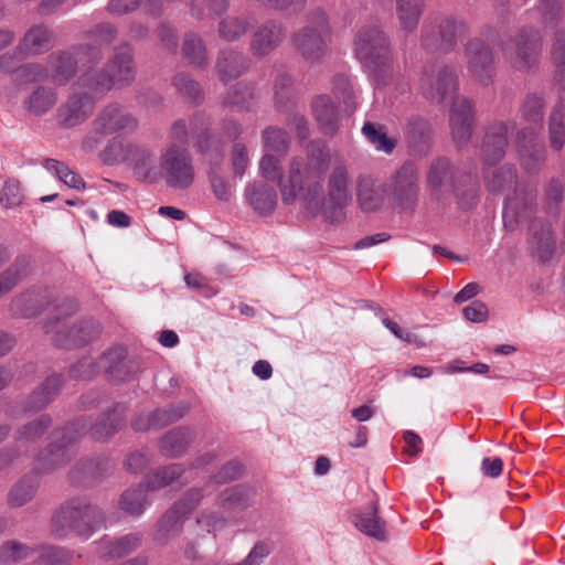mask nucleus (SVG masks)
<instances>
[{
	"label": "nucleus",
	"mask_w": 565,
	"mask_h": 565,
	"mask_svg": "<svg viewBox=\"0 0 565 565\" xmlns=\"http://www.w3.org/2000/svg\"><path fill=\"white\" fill-rule=\"evenodd\" d=\"M315 158L294 157L290 159V175L281 189V201L286 205L299 203L303 212L312 217L321 215L326 222L335 223L344 218V209L351 202V177L342 159L333 161L323 188L324 162L328 151L317 146Z\"/></svg>",
	"instance_id": "obj_1"
},
{
	"label": "nucleus",
	"mask_w": 565,
	"mask_h": 565,
	"mask_svg": "<svg viewBox=\"0 0 565 565\" xmlns=\"http://www.w3.org/2000/svg\"><path fill=\"white\" fill-rule=\"evenodd\" d=\"M124 424V416L116 408L109 411L103 418L95 424L87 420H78L76 424L67 426L60 431L54 433V441L38 458V469L50 471L65 463L71 456L70 446L79 436L76 426H81L83 433H88L96 440H105L114 435Z\"/></svg>",
	"instance_id": "obj_2"
},
{
	"label": "nucleus",
	"mask_w": 565,
	"mask_h": 565,
	"mask_svg": "<svg viewBox=\"0 0 565 565\" xmlns=\"http://www.w3.org/2000/svg\"><path fill=\"white\" fill-rule=\"evenodd\" d=\"M77 309L76 303L66 299L58 306V313L50 319L45 326V332L51 334L56 345L72 349L85 345L96 339L100 333V326L94 319H82L68 324L67 317Z\"/></svg>",
	"instance_id": "obj_3"
},
{
	"label": "nucleus",
	"mask_w": 565,
	"mask_h": 565,
	"mask_svg": "<svg viewBox=\"0 0 565 565\" xmlns=\"http://www.w3.org/2000/svg\"><path fill=\"white\" fill-rule=\"evenodd\" d=\"M102 520L98 507L90 504L86 498L76 497L56 510L52 519V530L60 537L71 533L88 535L98 527Z\"/></svg>",
	"instance_id": "obj_4"
},
{
	"label": "nucleus",
	"mask_w": 565,
	"mask_h": 565,
	"mask_svg": "<svg viewBox=\"0 0 565 565\" xmlns=\"http://www.w3.org/2000/svg\"><path fill=\"white\" fill-rule=\"evenodd\" d=\"M354 51L360 62L376 76L393 67V49L390 38L379 25H366L359 30Z\"/></svg>",
	"instance_id": "obj_5"
},
{
	"label": "nucleus",
	"mask_w": 565,
	"mask_h": 565,
	"mask_svg": "<svg viewBox=\"0 0 565 565\" xmlns=\"http://www.w3.org/2000/svg\"><path fill=\"white\" fill-rule=\"evenodd\" d=\"M427 183L434 191L454 192L463 209L477 201L476 182L470 175H461L446 158L434 160L427 171Z\"/></svg>",
	"instance_id": "obj_6"
},
{
	"label": "nucleus",
	"mask_w": 565,
	"mask_h": 565,
	"mask_svg": "<svg viewBox=\"0 0 565 565\" xmlns=\"http://www.w3.org/2000/svg\"><path fill=\"white\" fill-rule=\"evenodd\" d=\"M468 33L466 22L450 14H430L420 29V45L427 51L450 52Z\"/></svg>",
	"instance_id": "obj_7"
},
{
	"label": "nucleus",
	"mask_w": 565,
	"mask_h": 565,
	"mask_svg": "<svg viewBox=\"0 0 565 565\" xmlns=\"http://www.w3.org/2000/svg\"><path fill=\"white\" fill-rule=\"evenodd\" d=\"M210 119L202 113H196L190 118V131L184 119L175 120L170 128L169 138L171 142L185 147L189 134L194 138V147L203 154L210 164H218L223 159V151L217 141L210 139L207 130Z\"/></svg>",
	"instance_id": "obj_8"
},
{
	"label": "nucleus",
	"mask_w": 565,
	"mask_h": 565,
	"mask_svg": "<svg viewBox=\"0 0 565 565\" xmlns=\"http://www.w3.org/2000/svg\"><path fill=\"white\" fill-rule=\"evenodd\" d=\"M552 58L556 67L558 103L548 117V137L551 148L561 150L565 142V30L555 33L552 45Z\"/></svg>",
	"instance_id": "obj_9"
},
{
	"label": "nucleus",
	"mask_w": 565,
	"mask_h": 565,
	"mask_svg": "<svg viewBox=\"0 0 565 565\" xmlns=\"http://www.w3.org/2000/svg\"><path fill=\"white\" fill-rule=\"evenodd\" d=\"M331 30L326 14L316 11L305 26L294 35V44L299 55L308 63H318L328 52Z\"/></svg>",
	"instance_id": "obj_10"
},
{
	"label": "nucleus",
	"mask_w": 565,
	"mask_h": 565,
	"mask_svg": "<svg viewBox=\"0 0 565 565\" xmlns=\"http://www.w3.org/2000/svg\"><path fill=\"white\" fill-rule=\"evenodd\" d=\"M159 173L168 188L186 190L194 181V166L186 147L170 142L160 153Z\"/></svg>",
	"instance_id": "obj_11"
},
{
	"label": "nucleus",
	"mask_w": 565,
	"mask_h": 565,
	"mask_svg": "<svg viewBox=\"0 0 565 565\" xmlns=\"http://www.w3.org/2000/svg\"><path fill=\"white\" fill-rule=\"evenodd\" d=\"M103 58V51L92 44H78L67 51L52 53L49 64L52 71V79L57 85L67 84L75 75L78 67L88 64H98Z\"/></svg>",
	"instance_id": "obj_12"
},
{
	"label": "nucleus",
	"mask_w": 565,
	"mask_h": 565,
	"mask_svg": "<svg viewBox=\"0 0 565 565\" xmlns=\"http://www.w3.org/2000/svg\"><path fill=\"white\" fill-rule=\"evenodd\" d=\"M455 71L443 63H427L423 66L419 88L423 96L431 103H441L457 89Z\"/></svg>",
	"instance_id": "obj_13"
},
{
	"label": "nucleus",
	"mask_w": 565,
	"mask_h": 565,
	"mask_svg": "<svg viewBox=\"0 0 565 565\" xmlns=\"http://www.w3.org/2000/svg\"><path fill=\"white\" fill-rule=\"evenodd\" d=\"M418 172L416 167L404 163L395 173L390 185V198L393 204L403 210H413L418 200Z\"/></svg>",
	"instance_id": "obj_14"
},
{
	"label": "nucleus",
	"mask_w": 565,
	"mask_h": 565,
	"mask_svg": "<svg viewBox=\"0 0 565 565\" xmlns=\"http://www.w3.org/2000/svg\"><path fill=\"white\" fill-rule=\"evenodd\" d=\"M203 489L192 488L161 518L157 527V540L163 541L181 530L182 521L202 501Z\"/></svg>",
	"instance_id": "obj_15"
},
{
	"label": "nucleus",
	"mask_w": 565,
	"mask_h": 565,
	"mask_svg": "<svg viewBox=\"0 0 565 565\" xmlns=\"http://www.w3.org/2000/svg\"><path fill=\"white\" fill-rule=\"evenodd\" d=\"M465 57L469 75L481 85H489L495 72L491 47L481 39H472L466 44Z\"/></svg>",
	"instance_id": "obj_16"
},
{
	"label": "nucleus",
	"mask_w": 565,
	"mask_h": 565,
	"mask_svg": "<svg viewBox=\"0 0 565 565\" xmlns=\"http://www.w3.org/2000/svg\"><path fill=\"white\" fill-rule=\"evenodd\" d=\"M541 36L535 30H522L510 46L503 47L504 55L516 70L531 68L537 61Z\"/></svg>",
	"instance_id": "obj_17"
},
{
	"label": "nucleus",
	"mask_w": 565,
	"mask_h": 565,
	"mask_svg": "<svg viewBox=\"0 0 565 565\" xmlns=\"http://www.w3.org/2000/svg\"><path fill=\"white\" fill-rule=\"evenodd\" d=\"M96 134L113 135L119 131L135 132L138 119L125 107L117 103L106 105L93 121Z\"/></svg>",
	"instance_id": "obj_18"
},
{
	"label": "nucleus",
	"mask_w": 565,
	"mask_h": 565,
	"mask_svg": "<svg viewBox=\"0 0 565 565\" xmlns=\"http://www.w3.org/2000/svg\"><path fill=\"white\" fill-rule=\"evenodd\" d=\"M536 191L533 188H516L509 194L503 207V223L508 230L529 221L535 210Z\"/></svg>",
	"instance_id": "obj_19"
},
{
	"label": "nucleus",
	"mask_w": 565,
	"mask_h": 565,
	"mask_svg": "<svg viewBox=\"0 0 565 565\" xmlns=\"http://www.w3.org/2000/svg\"><path fill=\"white\" fill-rule=\"evenodd\" d=\"M537 136L535 128H521L515 136L520 163L531 174L537 173L545 161V147Z\"/></svg>",
	"instance_id": "obj_20"
},
{
	"label": "nucleus",
	"mask_w": 565,
	"mask_h": 565,
	"mask_svg": "<svg viewBox=\"0 0 565 565\" xmlns=\"http://www.w3.org/2000/svg\"><path fill=\"white\" fill-rule=\"evenodd\" d=\"M287 36L286 25L276 19H267L256 26L249 43L255 56H267L277 50Z\"/></svg>",
	"instance_id": "obj_21"
},
{
	"label": "nucleus",
	"mask_w": 565,
	"mask_h": 565,
	"mask_svg": "<svg viewBox=\"0 0 565 565\" xmlns=\"http://www.w3.org/2000/svg\"><path fill=\"white\" fill-rule=\"evenodd\" d=\"M126 163L132 169L134 174L141 181L153 183L160 179L156 163L154 151L143 145L132 143L128 146Z\"/></svg>",
	"instance_id": "obj_22"
},
{
	"label": "nucleus",
	"mask_w": 565,
	"mask_h": 565,
	"mask_svg": "<svg viewBox=\"0 0 565 565\" xmlns=\"http://www.w3.org/2000/svg\"><path fill=\"white\" fill-rule=\"evenodd\" d=\"M105 67L115 86L130 85L136 76V66L129 45L125 44L116 47Z\"/></svg>",
	"instance_id": "obj_23"
},
{
	"label": "nucleus",
	"mask_w": 565,
	"mask_h": 565,
	"mask_svg": "<svg viewBox=\"0 0 565 565\" xmlns=\"http://www.w3.org/2000/svg\"><path fill=\"white\" fill-rule=\"evenodd\" d=\"M54 45L53 31L45 24L30 26L20 39L17 51L22 57L41 55Z\"/></svg>",
	"instance_id": "obj_24"
},
{
	"label": "nucleus",
	"mask_w": 565,
	"mask_h": 565,
	"mask_svg": "<svg viewBox=\"0 0 565 565\" xmlns=\"http://www.w3.org/2000/svg\"><path fill=\"white\" fill-rule=\"evenodd\" d=\"M472 106L466 97H457L450 110V129L458 146L466 145L472 135Z\"/></svg>",
	"instance_id": "obj_25"
},
{
	"label": "nucleus",
	"mask_w": 565,
	"mask_h": 565,
	"mask_svg": "<svg viewBox=\"0 0 565 565\" xmlns=\"http://www.w3.org/2000/svg\"><path fill=\"white\" fill-rule=\"evenodd\" d=\"M62 386V377L52 375L47 377L22 405H17L10 409V416L19 417L30 412H36L44 408L53 397L58 393Z\"/></svg>",
	"instance_id": "obj_26"
},
{
	"label": "nucleus",
	"mask_w": 565,
	"mask_h": 565,
	"mask_svg": "<svg viewBox=\"0 0 565 565\" xmlns=\"http://www.w3.org/2000/svg\"><path fill=\"white\" fill-rule=\"evenodd\" d=\"M509 129L510 126L502 121L494 122L488 128L481 147L484 166L494 164L504 157Z\"/></svg>",
	"instance_id": "obj_27"
},
{
	"label": "nucleus",
	"mask_w": 565,
	"mask_h": 565,
	"mask_svg": "<svg viewBox=\"0 0 565 565\" xmlns=\"http://www.w3.org/2000/svg\"><path fill=\"white\" fill-rule=\"evenodd\" d=\"M95 100L84 93H74L58 109V121L64 127H74L85 121L93 113Z\"/></svg>",
	"instance_id": "obj_28"
},
{
	"label": "nucleus",
	"mask_w": 565,
	"mask_h": 565,
	"mask_svg": "<svg viewBox=\"0 0 565 565\" xmlns=\"http://www.w3.org/2000/svg\"><path fill=\"white\" fill-rule=\"evenodd\" d=\"M95 65L84 66L85 71L78 77L76 85L96 102L111 90L115 85L108 76L106 67L95 68Z\"/></svg>",
	"instance_id": "obj_29"
},
{
	"label": "nucleus",
	"mask_w": 565,
	"mask_h": 565,
	"mask_svg": "<svg viewBox=\"0 0 565 565\" xmlns=\"http://www.w3.org/2000/svg\"><path fill=\"white\" fill-rule=\"evenodd\" d=\"M245 199L259 215L271 214L278 202L276 189L264 181L248 183L245 188Z\"/></svg>",
	"instance_id": "obj_30"
},
{
	"label": "nucleus",
	"mask_w": 565,
	"mask_h": 565,
	"mask_svg": "<svg viewBox=\"0 0 565 565\" xmlns=\"http://www.w3.org/2000/svg\"><path fill=\"white\" fill-rule=\"evenodd\" d=\"M425 8V0H395L398 33H414L418 29Z\"/></svg>",
	"instance_id": "obj_31"
},
{
	"label": "nucleus",
	"mask_w": 565,
	"mask_h": 565,
	"mask_svg": "<svg viewBox=\"0 0 565 565\" xmlns=\"http://www.w3.org/2000/svg\"><path fill=\"white\" fill-rule=\"evenodd\" d=\"M385 185L370 177H361L358 181V203L364 212L379 210L385 200Z\"/></svg>",
	"instance_id": "obj_32"
},
{
	"label": "nucleus",
	"mask_w": 565,
	"mask_h": 565,
	"mask_svg": "<svg viewBox=\"0 0 565 565\" xmlns=\"http://www.w3.org/2000/svg\"><path fill=\"white\" fill-rule=\"evenodd\" d=\"M352 522L364 535L382 542L387 540L386 522L377 514L375 504L367 511H355L352 514Z\"/></svg>",
	"instance_id": "obj_33"
},
{
	"label": "nucleus",
	"mask_w": 565,
	"mask_h": 565,
	"mask_svg": "<svg viewBox=\"0 0 565 565\" xmlns=\"http://www.w3.org/2000/svg\"><path fill=\"white\" fill-rule=\"evenodd\" d=\"M126 350L122 347H115L104 353L99 359V365L114 381H127L134 371L130 362L126 360Z\"/></svg>",
	"instance_id": "obj_34"
},
{
	"label": "nucleus",
	"mask_w": 565,
	"mask_h": 565,
	"mask_svg": "<svg viewBox=\"0 0 565 565\" xmlns=\"http://www.w3.org/2000/svg\"><path fill=\"white\" fill-rule=\"evenodd\" d=\"M312 114L321 130L327 135H333L338 129V109L331 97L327 94L316 96L311 102Z\"/></svg>",
	"instance_id": "obj_35"
},
{
	"label": "nucleus",
	"mask_w": 565,
	"mask_h": 565,
	"mask_svg": "<svg viewBox=\"0 0 565 565\" xmlns=\"http://www.w3.org/2000/svg\"><path fill=\"white\" fill-rule=\"evenodd\" d=\"M248 65L247 57L234 50L220 52L216 61V70L222 82H228L238 77Z\"/></svg>",
	"instance_id": "obj_36"
},
{
	"label": "nucleus",
	"mask_w": 565,
	"mask_h": 565,
	"mask_svg": "<svg viewBox=\"0 0 565 565\" xmlns=\"http://www.w3.org/2000/svg\"><path fill=\"white\" fill-rule=\"evenodd\" d=\"M529 228L532 236V247L536 257L542 262L547 260L554 249L551 225L535 218L531 221Z\"/></svg>",
	"instance_id": "obj_37"
},
{
	"label": "nucleus",
	"mask_w": 565,
	"mask_h": 565,
	"mask_svg": "<svg viewBox=\"0 0 565 565\" xmlns=\"http://www.w3.org/2000/svg\"><path fill=\"white\" fill-rule=\"evenodd\" d=\"M193 431L189 428H177L168 431L160 440V452L170 458L181 456L193 440Z\"/></svg>",
	"instance_id": "obj_38"
},
{
	"label": "nucleus",
	"mask_w": 565,
	"mask_h": 565,
	"mask_svg": "<svg viewBox=\"0 0 565 565\" xmlns=\"http://www.w3.org/2000/svg\"><path fill=\"white\" fill-rule=\"evenodd\" d=\"M361 89L356 86L351 78L343 74H338L332 79V94L341 102L347 111H354L358 106V98Z\"/></svg>",
	"instance_id": "obj_39"
},
{
	"label": "nucleus",
	"mask_w": 565,
	"mask_h": 565,
	"mask_svg": "<svg viewBox=\"0 0 565 565\" xmlns=\"http://www.w3.org/2000/svg\"><path fill=\"white\" fill-rule=\"evenodd\" d=\"M405 134L412 150L425 154L429 149V126L426 120L413 117L408 120Z\"/></svg>",
	"instance_id": "obj_40"
},
{
	"label": "nucleus",
	"mask_w": 565,
	"mask_h": 565,
	"mask_svg": "<svg viewBox=\"0 0 565 565\" xmlns=\"http://www.w3.org/2000/svg\"><path fill=\"white\" fill-rule=\"evenodd\" d=\"M258 99V92L250 85L238 83L233 86L223 104L236 110H250Z\"/></svg>",
	"instance_id": "obj_41"
},
{
	"label": "nucleus",
	"mask_w": 565,
	"mask_h": 565,
	"mask_svg": "<svg viewBox=\"0 0 565 565\" xmlns=\"http://www.w3.org/2000/svg\"><path fill=\"white\" fill-rule=\"evenodd\" d=\"M250 28V19L244 15H226L217 24V34L225 42L242 39Z\"/></svg>",
	"instance_id": "obj_42"
},
{
	"label": "nucleus",
	"mask_w": 565,
	"mask_h": 565,
	"mask_svg": "<svg viewBox=\"0 0 565 565\" xmlns=\"http://www.w3.org/2000/svg\"><path fill=\"white\" fill-rule=\"evenodd\" d=\"M544 99L539 94H529L520 106L521 118L524 122L529 124L525 128H535L539 135L542 128L544 115Z\"/></svg>",
	"instance_id": "obj_43"
},
{
	"label": "nucleus",
	"mask_w": 565,
	"mask_h": 565,
	"mask_svg": "<svg viewBox=\"0 0 565 565\" xmlns=\"http://www.w3.org/2000/svg\"><path fill=\"white\" fill-rule=\"evenodd\" d=\"M147 483L126 490L120 497V508L127 514L139 516L149 504Z\"/></svg>",
	"instance_id": "obj_44"
},
{
	"label": "nucleus",
	"mask_w": 565,
	"mask_h": 565,
	"mask_svg": "<svg viewBox=\"0 0 565 565\" xmlns=\"http://www.w3.org/2000/svg\"><path fill=\"white\" fill-rule=\"evenodd\" d=\"M182 54L190 64L196 67H204L207 65L209 58L205 43L200 35L193 32L184 34Z\"/></svg>",
	"instance_id": "obj_45"
},
{
	"label": "nucleus",
	"mask_w": 565,
	"mask_h": 565,
	"mask_svg": "<svg viewBox=\"0 0 565 565\" xmlns=\"http://www.w3.org/2000/svg\"><path fill=\"white\" fill-rule=\"evenodd\" d=\"M57 102L54 89L40 86L35 88L24 102V106L29 113L34 116H41L47 113Z\"/></svg>",
	"instance_id": "obj_46"
},
{
	"label": "nucleus",
	"mask_w": 565,
	"mask_h": 565,
	"mask_svg": "<svg viewBox=\"0 0 565 565\" xmlns=\"http://www.w3.org/2000/svg\"><path fill=\"white\" fill-rule=\"evenodd\" d=\"M252 491L243 486H235L222 491L217 504L224 510H243L252 502Z\"/></svg>",
	"instance_id": "obj_47"
},
{
	"label": "nucleus",
	"mask_w": 565,
	"mask_h": 565,
	"mask_svg": "<svg viewBox=\"0 0 565 565\" xmlns=\"http://www.w3.org/2000/svg\"><path fill=\"white\" fill-rule=\"evenodd\" d=\"M518 173L513 166H502L486 175V185L489 191L501 193L516 183Z\"/></svg>",
	"instance_id": "obj_48"
},
{
	"label": "nucleus",
	"mask_w": 565,
	"mask_h": 565,
	"mask_svg": "<svg viewBox=\"0 0 565 565\" xmlns=\"http://www.w3.org/2000/svg\"><path fill=\"white\" fill-rule=\"evenodd\" d=\"M30 259L26 256L18 257L14 263L0 274V297L9 292L26 274Z\"/></svg>",
	"instance_id": "obj_49"
},
{
	"label": "nucleus",
	"mask_w": 565,
	"mask_h": 565,
	"mask_svg": "<svg viewBox=\"0 0 565 565\" xmlns=\"http://www.w3.org/2000/svg\"><path fill=\"white\" fill-rule=\"evenodd\" d=\"M43 167L68 188L75 190H82L85 188L83 179L72 171L64 162L55 159H45Z\"/></svg>",
	"instance_id": "obj_50"
},
{
	"label": "nucleus",
	"mask_w": 565,
	"mask_h": 565,
	"mask_svg": "<svg viewBox=\"0 0 565 565\" xmlns=\"http://www.w3.org/2000/svg\"><path fill=\"white\" fill-rule=\"evenodd\" d=\"M52 424L49 415H41L34 420L23 425L17 431V441L20 445L34 443L43 436Z\"/></svg>",
	"instance_id": "obj_51"
},
{
	"label": "nucleus",
	"mask_w": 565,
	"mask_h": 565,
	"mask_svg": "<svg viewBox=\"0 0 565 565\" xmlns=\"http://www.w3.org/2000/svg\"><path fill=\"white\" fill-rule=\"evenodd\" d=\"M260 175L268 181H277L281 192L284 183L290 175V163L286 177L282 175L280 160L271 153H265L258 164Z\"/></svg>",
	"instance_id": "obj_52"
},
{
	"label": "nucleus",
	"mask_w": 565,
	"mask_h": 565,
	"mask_svg": "<svg viewBox=\"0 0 565 565\" xmlns=\"http://www.w3.org/2000/svg\"><path fill=\"white\" fill-rule=\"evenodd\" d=\"M362 134L379 151L391 153L396 146V141L387 137L381 125L366 121L362 127Z\"/></svg>",
	"instance_id": "obj_53"
},
{
	"label": "nucleus",
	"mask_w": 565,
	"mask_h": 565,
	"mask_svg": "<svg viewBox=\"0 0 565 565\" xmlns=\"http://www.w3.org/2000/svg\"><path fill=\"white\" fill-rule=\"evenodd\" d=\"M262 143L264 150L284 154L289 146V137L281 128L267 127L262 132Z\"/></svg>",
	"instance_id": "obj_54"
},
{
	"label": "nucleus",
	"mask_w": 565,
	"mask_h": 565,
	"mask_svg": "<svg viewBox=\"0 0 565 565\" xmlns=\"http://www.w3.org/2000/svg\"><path fill=\"white\" fill-rule=\"evenodd\" d=\"M134 142L127 141L124 138L117 136L111 138L104 150L100 152V159L106 164H118L121 162L126 163L127 149L129 145Z\"/></svg>",
	"instance_id": "obj_55"
},
{
	"label": "nucleus",
	"mask_w": 565,
	"mask_h": 565,
	"mask_svg": "<svg viewBox=\"0 0 565 565\" xmlns=\"http://www.w3.org/2000/svg\"><path fill=\"white\" fill-rule=\"evenodd\" d=\"M38 480L34 477L22 478L10 491L9 502L13 507H22L35 494Z\"/></svg>",
	"instance_id": "obj_56"
},
{
	"label": "nucleus",
	"mask_w": 565,
	"mask_h": 565,
	"mask_svg": "<svg viewBox=\"0 0 565 565\" xmlns=\"http://www.w3.org/2000/svg\"><path fill=\"white\" fill-rule=\"evenodd\" d=\"M117 28L111 23H99L85 32V36L90 40L93 46L102 51V46L110 45L117 38Z\"/></svg>",
	"instance_id": "obj_57"
},
{
	"label": "nucleus",
	"mask_w": 565,
	"mask_h": 565,
	"mask_svg": "<svg viewBox=\"0 0 565 565\" xmlns=\"http://www.w3.org/2000/svg\"><path fill=\"white\" fill-rule=\"evenodd\" d=\"M184 469L181 465L172 463L163 467L162 469L156 471L147 481V488L149 490H158L163 487L171 484L178 478L182 476Z\"/></svg>",
	"instance_id": "obj_58"
},
{
	"label": "nucleus",
	"mask_w": 565,
	"mask_h": 565,
	"mask_svg": "<svg viewBox=\"0 0 565 565\" xmlns=\"http://www.w3.org/2000/svg\"><path fill=\"white\" fill-rule=\"evenodd\" d=\"M140 542L141 537L139 534H127L113 542L104 556L107 558H121L137 550Z\"/></svg>",
	"instance_id": "obj_59"
},
{
	"label": "nucleus",
	"mask_w": 565,
	"mask_h": 565,
	"mask_svg": "<svg viewBox=\"0 0 565 565\" xmlns=\"http://www.w3.org/2000/svg\"><path fill=\"white\" fill-rule=\"evenodd\" d=\"M173 86L182 97L191 102L196 103L202 99V89L199 83L185 74L175 75Z\"/></svg>",
	"instance_id": "obj_60"
},
{
	"label": "nucleus",
	"mask_w": 565,
	"mask_h": 565,
	"mask_svg": "<svg viewBox=\"0 0 565 565\" xmlns=\"http://www.w3.org/2000/svg\"><path fill=\"white\" fill-rule=\"evenodd\" d=\"M536 10L541 22L545 25H556L563 15L559 0H540Z\"/></svg>",
	"instance_id": "obj_61"
},
{
	"label": "nucleus",
	"mask_w": 565,
	"mask_h": 565,
	"mask_svg": "<svg viewBox=\"0 0 565 565\" xmlns=\"http://www.w3.org/2000/svg\"><path fill=\"white\" fill-rule=\"evenodd\" d=\"M184 407L171 406L168 408H159L150 413V422L152 424L153 429H159L166 425H169L180 419L184 415Z\"/></svg>",
	"instance_id": "obj_62"
},
{
	"label": "nucleus",
	"mask_w": 565,
	"mask_h": 565,
	"mask_svg": "<svg viewBox=\"0 0 565 565\" xmlns=\"http://www.w3.org/2000/svg\"><path fill=\"white\" fill-rule=\"evenodd\" d=\"M21 83L43 82L49 77L47 67L40 63H28L19 67L17 74Z\"/></svg>",
	"instance_id": "obj_63"
},
{
	"label": "nucleus",
	"mask_w": 565,
	"mask_h": 565,
	"mask_svg": "<svg viewBox=\"0 0 565 565\" xmlns=\"http://www.w3.org/2000/svg\"><path fill=\"white\" fill-rule=\"evenodd\" d=\"M292 78L286 73L277 75L274 84L275 102L278 107H284L291 99Z\"/></svg>",
	"instance_id": "obj_64"
}]
</instances>
